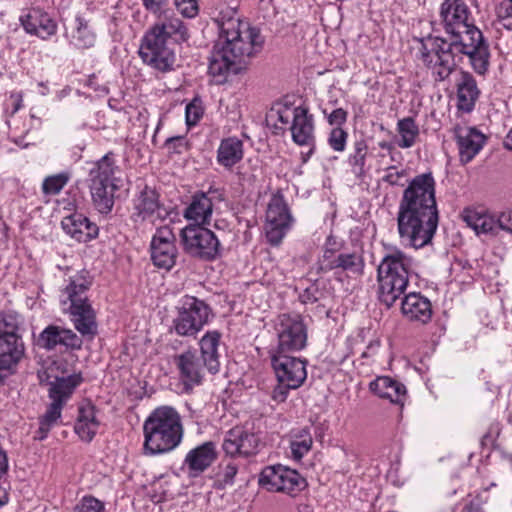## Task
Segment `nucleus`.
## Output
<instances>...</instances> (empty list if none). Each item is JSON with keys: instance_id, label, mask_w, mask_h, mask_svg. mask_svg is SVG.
I'll list each match as a JSON object with an SVG mask.
<instances>
[{"instance_id": "3", "label": "nucleus", "mask_w": 512, "mask_h": 512, "mask_svg": "<svg viewBox=\"0 0 512 512\" xmlns=\"http://www.w3.org/2000/svg\"><path fill=\"white\" fill-rule=\"evenodd\" d=\"M212 20L217 25L223 43L214 46L215 55L210 64H236L244 57L258 54L264 39L258 29L244 21L236 6L218 4L213 10Z\"/></svg>"}, {"instance_id": "17", "label": "nucleus", "mask_w": 512, "mask_h": 512, "mask_svg": "<svg viewBox=\"0 0 512 512\" xmlns=\"http://www.w3.org/2000/svg\"><path fill=\"white\" fill-rule=\"evenodd\" d=\"M293 223L288 204L282 193L272 195L266 211V238L271 245H279Z\"/></svg>"}, {"instance_id": "40", "label": "nucleus", "mask_w": 512, "mask_h": 512, "mask_svg": "<svg viewBox=\"0 0 512 512\" xmlns=\"http://www.w3.org/2000/svg\"><path fill=\"white\" fill-rule=\"evenodd\" d=\"M70 175L67 172H61L55 175L47 176L42 183V192L45 196L58 195L67 185Z\"/></svg>"}, {"instance_id": "37", "label": "nucleus", "mask_w": 512, "mask_h": 512, "mask_svg": "<svg viewBox=\"0 0 512 512\" xmlns=\"http://www.w3.org/2000/svg\"><path fill=\"white\" fill-rule=\"evenodd\" d=\"M313 439L309 428L295 430L291 434L290 449L294 460L300 461L312 448Z\"/></svg>"}, {"instance_id": "53", "label": "nucleus", "mask_w": 512, "mask_h": 512, "mask_svg": "<svg viewBox=\"0 0 512 512\" xmlns=\"http://www.w3.org/2000/svg\"><path fill=\"white\" fill-rule=\"evenodd\" d=\"M291 387L286 386L283 383H279L272 391V398L276 402H284L287 399L289 390Z\"/></svg>"}, {"instance_id": "50", "label": "nucleus", "mask_w": 512, "mask_h": 512, "mask_svg": "<svg viewBox=\"0 0 512 512\" xmlns=\"http://www.w3.org/2000/svg\"><path fill=\"white\" fill-rule=\"evenodd\" d=\"M348 113L342 108L334 109L330 114L327 115V121L330 125L335 127H341L347 121Z\"/></svg>"}, {"instance_id": "19", "label": "nucleus", "mask_w": 512, "mask_h": 512, "mask_svg": "<svg viewBox=\"0 0 512 512\" xmlns=\"http://www.w3.org/2000/svg\"><path fill=\"white\" fill-rule=\"evenodd\" d=\"M175 240L170 227L162 226L156 230L150 244L151 259L155 266L170 270L175 265L178 255Z\"/></svg>"}, {"instance_id": "20", "label": "nucleus", "mask_w": 512, "mask_h": 512, "mask_svg": "<svg viewBox=\"0 0 512 512\" xmlns=\"http://www.w3.org/2000/svg\"><path fill=\"white\" fill-rule=\"evenodd\" d=\"M365 261L362 254L358 251L336 252L332 249H326L319 261V270L329 272L340 270L351 275H362L364 272Z\"/></svg>"}, {"instance_id": "45", "label": "nucleus", "mask_w": 512, "mask_h": 512, "mask_svg": "<svg viewBox=\"0 0 512 512\" xmlns=\"http://www.w3.org/2000/svg\"><path fill=\"white\" fill-rule=\"evenodd\" d=\"M407 178L406 169H398L396 166H389L385 169L382 182L390 186L403 187Z\"/></svg>"}, {"instance_id": "10", "label": "nucleus", "mask_w": 512, "mask_h": 512, "mask_svg": "<svg viewBox=\"0 0 512 512\" xmlns=\"http://www.w3.org/2000/svg\"><path fill=\"white\" fill-rule=\"evenodd\" d=\"M81 382L82 377L80 374H72L67 377L56 378L55 381L50 383L49 398L51 403L48 405L45 413L39 418L37 439H45L49 431L58 424L64 405Z\"/></svg>"}, {"instance_id": "11", "label": "nucleus", "mask_w": 512, "mask_h": 512, "mask_svg": "<svg viewBox=\"0 0 512 512\" xmlns=\"http://www.w3.org/2000/svg\"><path fill=\"white\" fill-rule=\"evenodd\" d=\"M277 345L270 354H290L303 350L307 345V326L299 314L283 313L274 322Z\"/></svg>"}, {"instance_id": "58", "label": "nucleus", "mask_w": 512, "mask_h": 512, "mask_svg": "<svg viewBox=\"0 0 512 512\" xmlns=\"http://www.w3.org/2000/svg\"><path fill=\"white\" fill-rule=\"evenodd\" d=\"M461 512H483V511L479 505L469 503L463 507Z\"/></svg>"}, {"instance_id": "51", "label": "nucleus", "mask_w": 512, "mask_h": 512, "mask_svg": "<svg viewBox=\"0 0 512 512\" xmlns=\"http://www.w3.org/2000/svg\"><path fill=\"white\" fill-rule=\"evenodd\" d=\"M168 0H142V4L146 10L153 14H158L167 5Z\"/></svg>"}, {"instance_id": "47", "label": "nucleus", "mask_w": 512, "mask_h": 512, "mask_svg": "<svg viewBox=\"0 0 512 512\" xmlns=\"http://www.w3.org/2000/svg\"><path fill=\"white\" fill-rule=\"evenodd\" d=\"M174 5L185 18H195L199 13L198 0H174Z\"/></svg>"}, {"instance_id": "60", "label": "nucleus", "mask_w": 512, "mask_h": 512, "mask_svg": "<svg viewBox=\"0 0 512 512\" xmlns=\"http://www.w3.org/2000/svg\"><path fill=\"white\" fill-rule=\"evenodd\" d=\"M504 146L506 149L512 150V128L510 129V131L508 132L504 139Z\"/></svg>"}, {"instance_id": "29", "label": "nucleus", "mask_w": 512, "mask_h": 512, "mask_svg": "<svg viewBox=\"0 0 512 512\" xmlns=\"http://www.w3.org/2000/svg\"><path fill=\"white\" fill-rule=\"evenodd\" d=\"M21 21L27 33L34 34L41 39H47L57 31L56 22L48 13L38 8L32 9Z\"/></svg>"}, {"instance_id": "24", "label": "nucleus", "mask_w": 512, "mask_h": 512, "mask_svg": "<svg viewBox=\"0 0 512 512\" xmlns=\"http://www.w3.org/2000/svg\"><path fill=\"white\" fill-rule=\"evenodd\" d=\"M455 136L462 163H469L480 152L485 142V136L473 127L457 126Z\"/></svg>"}, {"instance_id": "63", "label": "nucleus", "mask_w": 512, "mask_h": 512, "mask_svg": "<svg viewBox=\"0 0 512 512\" xmlns=\"http://www.w3.org/2000/svg\"><path fill=\"white\" fill-rule=\"evenodd\" d=\"M475 71L479 74H484L487 70V66H474Z\"/></svg>"}, {"instance_id": "6", "label": "nucleus", "mask_w": 512, "mask_h": 512, "mask_svg": "<svg viewBox=\"0 0 512 512\" xmlns=\"http://www.w3.org/2000/svg\"><path fill=\"white\" fill-rule=\"evenodd\" d=\"M156 15L158 21L145 34L139 54L146 64H171L176 56L174 49L168 46L167 39L175 36L177 40L187 41L188 30L182 20L170 10L164 9Z\"/></svg>"}, {"instance_id": "22", "label": "nucleus", "mask_w": 512, "mask_h": 512, "mask_svg": "<svg viewBox=\"0 0 512 512\" xmlns=\"http://www.w3.org/2000/svg\"><path fill=\"white\" fill-rule=\"evenodd\" d=\"M259 445L260 438L256 433L242 427H234L225 434L222 448L231 457H247L256 454Z\"/></svg>"}, {"instance_id": "55", "label": "nucleus", "mask_w": 512, "mask_h": 512, "mask_svg": "<svg viewBox=\"0 0 512 512\" xmlns=\"http://www.w3.org/2000/svg\"><path fill=\"white\" fill-rule=\"evenodd\" d=\"M317 294H318V289L311 286V287L305 289L304 292L300 294V300L304 304L315 303L316 301H318Z\"/></svg>"}, {"instance_id": "8", "label": "nucleus", "mask_w": 512, "mask_h": 512, "mask_svg": "<svg viewBox=\"0 0 512 512\" xmlns=\"http://www.w3.org/2000/svg\"><path fill=\"white\" fill-rule=\"evenodd\" d=\"M268 119L275 121L276 127L289 130L294 143L309 148L307 153H302L303 162H307L316 147L314 117L309 109L305 106L279 105L270 110Z\"/></svg>"}, {"instance_id": "31", "label": "nucleus", "mask_w": 512, "mask_h": 512, "mask_svg": "<svg viewBox=\"0 0 512 512\" xmlns=\"http://www.w3.org/2000/svg\"><path fill=\"white\" fill-rule=\"evenodd\" d=\"M221 334L216 331H208L200 339V352L199 357L202 359L204 366L207 371L211 374L218 373L220 369V344Z\"/></svg>"}, {"instance_id": "33", "label": "nucleus", "mask_w": 512, "mask_h": 512, "mask_svg": "<svg viewBox=\"0 0 512 512\" xmlns=\"http://www.w3.org/2000/svg\"><path fill=\"white\" fill-rule=\"evenodd\" d=\"M244 156L243 142L236 136L221 140L217 149V163L226 169H231L239 163Z\"/></svg>"}, {"instance_id": "56", "label": "nucleus", "mask_w": 512, "mask_h": 512, "mask_svg": "<svg viewBox=\"0 0 512 512\" xmlns=\"http://www.w3.org/2000/svg\"><path fill=\"white\" fill-rule=\"evenodd\" d=\"M379 347L380 341L378 339L371 340L366 346V349L362 352L361 357L363 359H369L375 356L379 350Z\"/></svg>"}, {"instance_id": "32", "label": "nucleus", "mask_w": 512, "mask_h": 512, "mask_svg": "<svg viewBox=\"0 0 512 512\" xmlns=\"http://www.w3.org/2000/svg\"><path fill=\"white\" fill-rule=\"evenodd\" d=\"M480 91L472 75L461 72L457 81V109L463 113H470L476 104Z\"/></svg>"}, {"instance_id": "4", "label": "nucleus", "mask_w": 512, "mask_h": 512, "mask_svg": "<svg viewBox=\"0 0 512 512\" xmlns=\"http://www.w3.org/2000/svg\"><path fill=\"white\" fill-rule=\"evenodd\" d=\"M183 436L179 412L172 406H159L143 422V453L146 456L170 453L181 444Z\"/></svg>"}, {"instance_id": "64", "label": "nucleus", "mask_w": 512, "mask_h": 512, "mask_svg": "<svg viewBox=\"0 0 512 512\" xmlns=\"http://www.w3.org/2000/svg\"><path fill=\"white\" fill-rule=\"evenodd\" d=\"M158 68H160V70L162 72H168V71H171L172 70V66H168V65H165V66H157Z\"/></svg>"}, {"instance_id": "23", "label": "nucleus", "mask_w": 512, "mask_h": 512, "mask_svg": "<svg viewBox=\"0 0 512 512\" xmlns=\"http://www.w3.org/2000/svg\"><path fill=\"white\" fill-rule=\"evenodd\" d=\"M37 343L46 350H53L57 346L76 350L81 348L82 339L70 329L49 325L39 334Z\"/></svg>"}, {"instance_id": "54", "label": "nucleus", "mask_w": 512, "mask_h": 512, "mask_svg": "<svg viewBox=\"0 0 512 512\" xmlns=\"http://www.w3.org/2000/svg\"><path fill=\"white\" fill-rule=\"evenodd\" d=\"M237 466L234 464H227L222 471V481L224 484H232L237 474Z\"/></svg>"}, {"instance_id": "41", "label": "nucleus", "mask_w": 512, "mask_h": 512, "mask_svg": "<svg viewBox=\"0 0 512 512\" xmlns=\"http://www.w3.org/2000/svg\"><path fill=\"white\" fill-rule=\"evenodd\" d=\"M244 68L242 66H208V74L210 81L216 85L225 84L231 73L234 75L242 73Z\"/></svg>"}, {"instance_id": "48", "label": "nucleus", "mask_w": 512, "mask_h": 512, "mask_svg": "<svg viewBox=\"0 0 512 512\" xmlns=\"http://www.w3.org/2000/svg\"><path fill=\"white\" fill-rule=\"evenodd\" d=\"M165 147L169 153L181 154L188 149V143L184 136H175L165 141Z\"/></svg>"}, {"instance_id": "42", "label": "nucleus", "mask_w": 512, "mask_h": 512, "mask_svg": "<svg viewBox=\"0 0 512 512\" xmlns=\"http://www.w3.org/2000/svg\"><path fill=\"white\" fill-rule=\"evenodd\" d=\"M204 115V107L202 100L195 97L185 108V120L187 126H195Z\"/></svg>"}, {"instance_id": "13", "label": "nucleus", "mask_w": 512, "mask_h": 512, "mask_svg": "<svg viewBox=\"0 0 512 512\" xmlns=\"http://www.w3.org/2000/svg\"><path fill=\"white\" fill-rule=\"evenodd\" d=\"M210 312L204 301L185 295L180 300L177 316L173 320L175 332L180 336H195L208 323Z\"/></svg>"}, {"instance_id": "52", "label": "nucleus", "mask_w": 512, "mask_h": 512, "mask_svg": "<svg viewBox=\"0 0 512 512\" xmlns=\"http://www.w3.org/2000/svg\"><path fill=\"white\" fill-rule=\"evenodd\" d=\"M499 228L512 234V209L504 211L499 215Z\"/></svg>"}, {"instance_id": "5", "label": "nucleus", "mask_w": 512, "mask_h": 512, "mask_svg": "<svg viewBox=\"0 0 512 512\" xmlns=\"http://www.w3.org/2000/svg\"><path fill=\"white\" fill-rule=\"evenodd\" d=\"M413 257L398 247L387 248L377 267L378 299L390 308L405 293L410 278L417 275Z\"/></svg>"}, {"instance_id": "21", "label": "nucleus", "mask_w": 512, "mask_h": 512, "mask_svg": "<svg viewBox=\"0 0 512 512\" xmlns=\"http://www.w3.org/2000/svg\"><path fill=\"white\" fill-rule=\"evenodd\" d=\"M174 363L186 392L203 383L207 369L195 351L188 350L176 355Z\"/></svg>"}, {"instance_id": "1", "label": "nucleus", "mask_w": 512, "mask_h": 512, "mask_svg": "<svg viewBox=\"0 0 512 512\" xmlns=\"http://www.w3.org/2000/svg\"><path fill=\"white\" fill-rule=\"evenodd\" d=\"M440 18L447 33L459 38L448 42L430 37L421 43L424 64H457L464 57L471 64H488V46L482 32L473 24L471 11L464 0H445L440 6Z\"/></svg>"}, {"instance_id": "46", "label": "nucleus", "mask_w": 512, "mask_h": 512, "mask_svg": "<svg viewBox=\"0 0 512 512\" xmlns=\"http://www.w3.org/2000/svg\"><path fill=\"white\" fill-rule=\"evenodd\" d=\"M348 133L341 127L331 129L328 136V144L333 151L343 152L346 148Z\"/></svg>"}, {"instance_id": "9", "label": "nucleus", "mask_w": 512, "mask_h": 512, "mask_svg": "<svg viewBox=\"0 0 512 512\" xmlns=\"http://www.w3.org/2000/svg\"><path fill=\"white\" fill-rule=\"evenodd\" d=\"M121 170L109 152L90 169V191L93 204L101 214H109L114 206V193L122 186Z\"/></svg>"}, {"instance_id": "25", "label": "nucleus", "mask_w": 512, "mask_h": 512, "mask_svg": "<svg viewBox=\"0 0 512 512\" xmlns=\"http://www.w3.org/2000/svg\"><path fill=\"white\" fill-rule=\"evenodd\" d=\"M462 219L477 235L496 236L500 231L499 216H495L484 209L466 208L462 212Z\"/></svg>"}, {"instance_id": "7", "label": "nucleus", "mask_w": 512, "mask_h": 512, "mask_svg": "<svg viewBox=\"0 0 512 512\" xmlns=\"http://www.w3.org/2000/svg\"><path fill=\"white\" fill-rule=\"evenodd\" d=\"M91 285L92 279L87 271L70 276L60 291L59 301L63 313L69 315L75 329L82 336L93 337L97 333V323L88 298Z\"/></svg>"}, {"instance_id": "43", "label": "nucleus", "mask_w": 512, "mask_h": 512, "mask_svg": "<svg viewBox=\"0 0 512 512\" xmlns=\"http://www.w3.org/2000/svg\"><path fill=\"white\" fill-rule=\"evenodd\" d=\"M495 13L499 24L512 31V0H501L495 8Z\"/></svg>"}, {"instance_id": "27", "label": "nucleus", "mask_w": 512, "mask_h": 512, "mask_svg": "<svg viewBox=\"0 0 512 512\" xmlns=\"http://www.w3.org/2000/svg\"><path fill=\"white\" fill-rule=\"evenodd\" d=\"M217 458L215 443L205 442L190 450L184 459V464L189 469V475L197 477L203 473Z\"/></svg>"}, {"instance_id": "26", "label": "nucleus", "mask_w": 512, "mask_h": 512, "mask_svg": "<svg viewBox=\"0 0 512 512\" xmlns=\"http://www.w3.org/2000/svg\"><path fill=\"white\" fill-rule=\"evenodd\" d=\"M64 232L78 242H88L98 235V227L81 213L66 216L61 221Z\"/></svg>"}, {"instance_id": "15", "label": "nucleus", "mask_w": 512, "mask_h": 512, "mask_svg": "<svg viewBox=\"0 0 512 512\" xmlns=\"http://www.w3.org/2000/svg\"><path fill=\"white\" fill-rule=\"evenodd\" d=\"M170 212L161 203L159 193L152 187L144 185L132 199L131 219L134 223L148 222L152 225L163 222Z\"/></svg>"}, {"instance_id": "39", "label": "nucleus", "mask_w": 512, "mask_h": 512, "mask_svg": "<svg viewBox=\"0 0 512 512\" xmlns=\"http://www.w3.org/2000/svg\"><path fill=\"white\" fill-rule=\"evenodd\" d=\"M368 146L364 140L355 141L353 144L352 152L348 157V163L356 174H363Z\"/></svg>"}, {"instance_id": "62", "label": "nucleus", "mask_w": 512, "mask_h": 512, "mask_svg": "<svg viewBox=\"0 0 512 512\" xmlns=\"http://www.w3.org/2000/svg\"><path fill=\"white\" fill-rule=\"evenodd\" d=\"M444 67H445V69L438 73L441 80H443L445 77H447L452 72V69L449 66H444Z\"/></svg>"}, {"instance_id": "35", "label": "nucleus", "mask_w": 512, "mask_h": 512, "mask_svg": "<svg viewBox=\"0 0 512 512\" xmlns=\"http://www.w3.org/2000/svg\"><path fill=\"white\" fill-rule=\"evenodd\" d=\"M213 212V203L207 193H196L184 211V217L196 225L209 223Z\"/></svg>"}, {"instance_id": "36", "label": "nucleus", "mask_w": 512, "mask_h": 512, "mask_svg": "<svg viewBox=\"0 0 512 512\" xmlns=\"http://www.w3.org/2000/svg\"><path fill=\"white\" fill-rule=\"evenodd\" d=\"M66 37L69 44L76 49H89L96 42V34L81 16H77L73 25L66 30Z\"/></svg>"}, {"instance_id": "38", "label": "nucleus", "mask_w": 512, "mask_h": 512, "mask_svg": "<svg viewBox=\"0 0 512 512\" xmlns=\"http://www.w3.org/2000/svg\"><path fill=\"white\" fill-rule=\"evenodd\" d=\"M397 132L400 135L397 145L400 148L407 149L416 143L419 136V127L412 117H406L397 122Z\"/></svg>"}, {"instance_id": "59", "label": "nucleus", "mask_w": 512, "mask_h": 512, "mask_svg": "<svg viewBox=\"0 0 512 512\" xmlns=\"http://www.w3.org/2000/svg\"><path fill=\"white\" fill-rule=\"evenodd\" d=\"M8 502V494L5 488L0 486V507L4 506Z\"/></svg>"}, {"instance_id": "2", "label": "nucleus", "mask_w": 512, "mask_h": 512, "mask_svg": "<svg viewBox=\"0 0 512 512\" xmlns=\"http://www.w3.org/2000/svg\"><path fill=\"white\" fill-rule=\"evenodd\" d=\"M435 180L431 173L415 176L403 191L397 213L401 242L415 249L429 244L437 230Z\"/></svg>"}, {"instance_id": "34", "label": "nucleus", "mask_w": 512, "mask_h": 512, "mask_svg": "<svg viewBox=\"0 0 512 512\" xmlns=\"http://www.w3.org/2000/svg\"><path fill=\"white\" fill-rule=\"evenodd\" d=\"M370 389L379 397L389 399L395 404H403L406 398V387L388 376L376 378L370 383Z\"/></svg>"}, {"instance_id": "16", "label": "nucleus", "mask_w": 512, "mask_h": 512, "mask_svg": "<svg viewBox=\"0 0 512 512\" xmlns=\"http://www.w3.org/2000/svg\"><path fill=\"white\" fill-rule=\"evenodd\" d=\"M184 250L193 257L215 259L220 252V241L216 235L202 225H189L181 230Z\"/></svg>"}, {"instance_id": "49", "label": "nucleus", "mask_w": 512, "mask_h": 512, "mask_svg": "<svg viewBox=\"0 0 512 512\" xmlns=\"http://www.w3.org/2000/svg\"><path fill=\"white\" fill-rule=\"evenodd\" d=\"M23 97L20 92H12L5 102V110L10 115L17 113L22 107Z\"/></svg>"}, {"instance_id": "28", "label": "nucleus", "mask_w": 512, "mask_h": 512, "mask_svg": "<svg viewBox=\"0 0 512 512\" xmlns=\"http://www.w3.org/2000/svg\"><path fill=\"white\" fill-rule=\"evenodd\" d=\"M401 311L410 321H417L422 324L430 321L432 317L430 300L416 292L405 295L401 302Z\"/></svg>"}, {"instance_id": "12", "label": "nucleus", "mask_w": 512, "mask_h": 512, "mask_svg": "<svg viewBox=\"0 0 512 512\" xmlns=\"http://www.w3.org/2000/svg\"><path fill=\"white\" fill-rule=\"evenodd\" d=\"M17 313H0V372L12 369L24 355Z\"/></svg>"}, {"instance_id": "61", "label": "nucleus", "mask_w": 512, "mask_h": 512, "mask_svg": "<svg viewBox=\"0 0 512 512\" xmlns=\"http://www.w3.org/2000/svg\"><path fill=\"white\" fill-rule=\"evenodd\" d=\"M378 145L383 150L391 151L393 149V144L387 141H381Z\"/></svg>"}, {"instance_id": "18", "label": "nucleus", "mask_w": 512, "mask_h": 512, "mask_svg": "<svg viewBox=\"0 0 512 512\" xmlns=\"http://www.w3.org/2000/svg\"><path fill=\"white\" fill-rule=\"evenodd\" d=\"M272 367L279 383L299 388L307 378L306 361L289 354H270Z\"/></svg>"}, {"instance_id": "14", "label": "nucleus", "mask_w": 512, "mask_h": 512, "mask_svg": "<svg viewBox=\"0 0 512 512\" xmlns=\"http://www.w3.org/2000/svg\"><path fill=\"white\" fill-rule=\"evenodd\" d=\"M258 483L267 491L290 496L297 495L306 487V480L296 470L280 464L265 467L259 475Z\"/></svg>"}, {"instance_id": "57", "label": "nucleus", "mask_w": 512, "mask_h": 512, "mask_svg": "<svg viewBox=\"0 0 512 512\" xmlns=\"http://www.w3.org/2000/svg\"><path fill=\"white\" fill-rule=\"evenodd\" d=\"M8 470V460L6 453L0 449V478L6 474Z\"/></svg>"}, {"instance_id": "30", "label": "nucleus", "mask_w": 512, "mask_h": 512, "mask_svg": "<svg viewBox=\"0 0 512 512\" xmlns=\"http://www.w3.org/2000/svg\"><path fill=\"white\" fill-rule=\"evenodd\" d=\"M100 421L96 416V408L90 402L80 404L75 422V433L85 442H90L98 432Z\"/></svg>"}, {"instance_id": "44", "label": "nucleus", "mask_w": 512, "mask_h": 512, "mask_svg": "<svg viewBox=\"0 0 512 512\" xmlns=\"http://www.w3.org/2000/svg\"><path fill=\"white\" fill-rule=\"evenodd\" d=\"M73 512H106L105 504L91 495L83 496L74 506Z\"/></svg>"}]
</instances>
